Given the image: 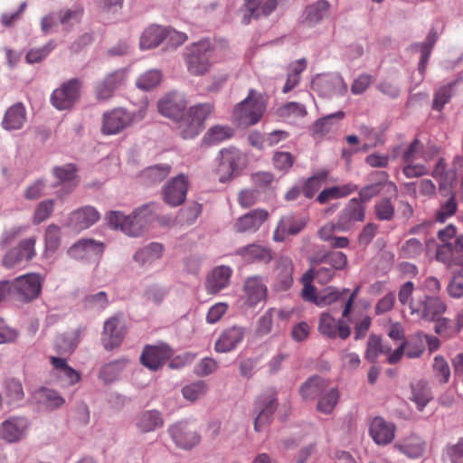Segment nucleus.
<instances>
[{
  "label": "nucleus",
  "instance_id": "obj_33",
  "mask_svg": "<svg viewBox=\"0 0 463 463\" xmlns=\"http://www.w3.org/2000/svg\"><path fill=\"white\" fill-rule=\"evenodd\" d=\"M394 448L411 458H417L423 455L426 442L417 434H411L402 441L395 443Z\"/></svg>",
  "mask_w": 463,
  "mask_h": 463
},
{
  "label": "nucleus",
  "instance_id": "obj_20",
  "mask_svg": "<svg viewBox=\"0 0 463 463\" xmlns=\"http://www.w3.org/2000/svg\"><path fill=\"white\" fill-rule=\"evenodd\" d=\"M294 264L288 256H279L273 269L274 288L278 291L288 290L293 283Z\"/></svg>",
  "mask_w": 463,
  "mask_h": 463
},
{
  "label": "nucleus",
  "instance_id": "obj_18",
  "mask_svg": "<svg viewBox=\"0 0 463 463\" xmlns=\"http://www.w3.org/2000/svg\"><path fill=\"white\" fill-rule=\"evenodd\" d=\"M188 189V178L184 174H180L170 179L163 187L164 201L171 206L182 204L185 198Z\"/></svg>",
  "mask_w": 463,
  "mask_h": 463
},
{
  "label": "nucleus",
  "instance_id": "obj_36",
  "mask_svg": "<svg viewBox=\"0 0 463 463\" xmlns=\"http://www.w3.org/2000/svg\"><path fill=\"white\" fill-rule=\"evenodd\" d=\"M166 28L159 25H150L145 29L140 36V48L148 50L157 47L163 41H165Z\"/></svg>",
  "mask_w": 463,
  "mask_h": 463
},
{
  "label": "nucleus",
  "instance_id": "obj_38",
  "mask_svg": "<svg viewBox=\"0 0 463 463\" xmlns=\"http://www.w3.org/2000/svg\"><path fill=\"white\" fill-rule=\"evenodd\" d=\"M35 401L44 406L48 410H54L62 406L65 402L63 397H61L56 391L42 387L34 392Z\"/></svg>",
  "mask_w": 463,
  "mask_h": 463
},
{
  "label": "nucleus",
  "instance_id": "obj_31",
  "mask_svg": "<svg viewBox=\"0 0 463 463\" xmlns=\"http://www.w3.org/2000/svg\"><path fill=\"white\" fill-rule=\"evenodd\" d=\"M187 102L184 97L175 91L166 93L158 103V112L162 116H178L185 109Z\"/></svg>",
  "mask_w": 463,
  "mask_h": 463
},
{
  "label": "nucleus",
  "instance_id": "obj_61",
  "mask_svg": "<svg viewBox=\"0 0 463 463\" xmlns=\"http://www.w3.org/2000/svg\"><path fill=\"white\" fill-rule=\"evenodd\" d=\"M319 262L330 266V268L334 269L335 271L345 268L347 258L345 254L341 251H332L323 256Z\"/></svg>",
  "mask_w": 463,
  "mask_h": 463
},
{
  "label": "nucleus",
  "instance_id": "obj_52",
  "mask_svg": "<svg viewBox=\"0 0 463 463\" xmlns=\"http://www.w3.org/2000/svg\"><path fill=\"white\" fill-rule=\"evenodd\" d=\"M458 87V84L453 82L449 83L446 86L439 88L434 94L432 108L437 111H440L445 104H447L453 95V90Z\"/></svg>",
  "mask_w": 463,
  "mask_h": 463
},
{
  "label": "nucleus",
  "instance_id": "obj_49",
  "mask_svg": "<svg viewBox=\"0 0 463 463\" xmlns=\"http://www.w3.org/2000/svg\"><path fill=\"white\" fill-rule=\"evenodd\" d=\"M131 124V118H103L102 132L116 135Z\"/></svg>",
  "mask_w": 463,
  "mask_h": 463
},
{
  "label": "nucleus",
  "instance_id": "obj_16",
  "mask_svg": "<svg viewBox=\"0 0 463 463\" xmlns=\"http://www.w3.org/2000/svg\"><path fill=\"white\" fill-rule=\"evenodd\" d=\"M42 278L35 273H29L18 277L13 281L15 293L24 301L36 298L42 290Z\"/></svg>",
  "mask_w": 463,
  "mask_h": 463
},
{
  "label": "nucleus",
  "instance_id": "obj_43",
  "mask_svg": "<svg viewBox=\"0 0 463 463\" xmlns=\"http://www.w3.org/2000/svg\"><path fill=\"white\" fill-rule=\"evenodd\" d=\"M61 228L55 224L47 226L44 233V258H50L56 252L61 245Z\"/></svg>",
  "mask_w": 463,
  "mask_h": 463
},
{
  "label": "nucleus",
  "instance_id": "obj_32",
  "mask_svg": "<svg viewBox=\"0 0 463 463\" xmlns=\"http://www.w3.org/2000/svg\"><path fill=\"white\" fill-rule=\"evenodd\" d=\"M409 400L412 402L419 411H422L428 403L433 399V394L429 383L424 379L411 382L410 384Z\"/></svg>",
  "mask_w": 463,
  "mask_h": 463
},
{
  "label": "nucleus",
  "instance_id": "obj_57",
  "mask_svg": "<svg viewBox=\"0 0 463 463\" xmlns=\"http://www.w3.org/2000/svg\"><path fill=\"white\" fill-rule=\"evenodd\" d=\"M171 171V166L167 164L150 166L144 171V176L149 183L156 184L163 181Z\"/></svg>",
  "mask_w": 463,
  "mask_h": 463
},
{
  "label": "nucleus",
  "instance_id": "obj_6",
  "mask_svg": "<svg viewBox=\"0 0 463 463\" xmlns=\"http://www.w3.org/2000/svg\"><path fill=\"white\" fill-rule=\"evenodd\" d=\"M277 408V393L273 390L267 391L256 399L254 402V412L256 413L254 429L256 431H260L263 427L270 423Z\"/></svg>",
  "mask_w": 463,
  "mask_h": 463
},
{
  "label": "nucleus",
  "instance_id": "obj_24",
  "mask_svg": "<svg viewBox=\"0 0 463 463\" xmlns=\"http://www.w3.org/2000/svg\"><path fill=\"white\" fill-rule=\"evenodd\" d=\"M245 328L240 326H230L219 335L214 344L217 353H229L236 349L245 337Z\"/></svg>",
  "mask_w": 463,
  "mask_h": 463
},
{
  "label": "nucleus",
  "instance_id": "obj_53",
  "mask_svg": "<svg viewBox=\"0 0 463 463\" xmlns=\"http://www.w3.org/2000/svg\"><path fill=\"white\" fill-rule=\"evenodd\" d=\"M313 279L311 275V271H306L302 278L301 283L303 285V288L301 291V297L305 301L313 303L317 306V302L319 297V292H317L316 287L312 284Z\"/></svg>",
  "mask_w": 463,
  "mask_h": 463
},
{
  "label": "nucleus",
  "instance_id": "obj_59",
  "mask_svg": "<svg viewBox=\"0 0 463 463\" xmlns=\"http://www.w3.org/2000/svg\"><path fill=\"white\" fill-rule=\"evenodd\" d=\"M83 304L88 309L97 311L104 310L109 304L107 293L99 291L95 294L88 295L84 298Z\"/></svg>",
  "mask_w": 463,
  "mask_h": 463
},
{
  "label": "nucleus",
  "instance_id": "obj_27",
  "mask_svg": "<svg viewBox=\"0 0 463 463\" xmlns=\"http://www.w3.org/2000/svg\"><path fill=\"white\" fill-rule=\"evenodd\" d=\"M306 220L294 214H288L281 217L274 233L273 240L275 241H283L288 235H296L300 232L306 226Z\"/></svg>",
  "mask_w": 463,
  "mask_h": 463
},
{
  "label": "nucleus",
  "instance_id": "obj_13",
  "mask_svg": "<svg viewBox=\"0 0 463 463\" xmlns=\"http://www.w3.org/2000/svg\"><path fill=\"white\" fill-rule=\"evenodd\" d=\"M268 97L254 89L248 91L247 97L234 109L238 116H263L266 112Z\"/></svg>",
  "mask_w": 463,
  "mask_h": 463
},
{
  "label": "nucleus",
  "instance_id": "obj_42",
  "mask_svg": "<svg viewBox=\"0 0 463 463\" xmlns=\"http://www.w3.org/2000/svg\"><path fill=\"white\" fill-rule=\"evenodd\" d=\"M349 292L348 288L339 289L335 287H326L319 291V297L317 307H325L334 304L341 303L344 305V296Z\"/></svg>",
  "mask_w": 463,
  "mask_h": 463
},
{
  "label": "nucleus",
  "instance_id": "obj_14",
  "mask_svg": "<svg viewBox=\"0 0 463 463\" xmlns=\"http://www.w3.org/2000/svg\"><path fill=\"white\" fill-rule=\"evenodd\" d=\"M365 218V208L357 198L351 199L345 208L340 212L336 222V228L339 232L351 230L354 223L363 222Z\"/></svg>",
  "mask_w": 463,
  "mask_h": 463
},
{
  "label": "nucleus",
  "instance_id": "obj_44",
  "mask_svg": "<svg viewBox=\"0 0 463 463\" xmlns=\"http://www.w3.org/2000/svg\"><path fill=\"white\" fill-rule=\"evenodd\" d=\"M340 398L337 388L328 387V384L318 397L317 411L325 414H330L336 406Z\"/></svg>",
  "mask_w": 463,
  "mask_h": 463
},
{
  "label": "nucleus",
  "instance_id": "obj_10",
  "mask_svg": "<svg viewBox=\"0 0 463 463\" xmlns=\"http://www.w3.org/2000/svg\"><path fill=\"white\" fill-rule=\"evenodd\" d=\"M446 304L437 296H425L417 303H411V314L418 315L420 318L434 321L439 318L446 311Z\"/></svg>",
  "mask_w": 463,
  "mask_h": 463
},
{
  "label": "nucleus",
  "instance_id": "obj_41",
  "mask_svg": "<svg viewBox=\"0 0 463 463\" xmlns=\"http://www.w3.org/2000/svg\"><path fill=\"white\" fill-rule=\"evenodd\" d=\"M330 4L326 0H318L305 9L304 22L308 25L318 24L327 14Z\"/></svg>",
  "mask_w": 463,
  "mask_h": 463
},
{
  "label": "nucleus",
  "instance_id": "obj_12",
  "mask_svg": "<svg viewBox=\"0 0 463 463\" xmlns=\"http://www.w3.org/2000/svg\"><path fill=\"white\" fill-rule=\"evenodd\" d=\"M168 432L176 446L184 449H192L201 440L196 427L187 421H180L170 426Z\"/></svg>",
  "mask_w": 463,
  "mask_h": 463
},
{
  "label": "nucleus",
  "instance_id": "obj_63",
  "mask_svg": "<svg viewBox=\"0 0 463 463\" xmlns=\"http://www.w3.org/2000/svg\"><path fill=\"white\" fill-rule=\"evenodd\" d=\"M432 176L440 179V186L451 184L456 179V173L452 170L446 171V164L443 159H439L432 172Z\"/></svg>",
  "mask_w": 463,
  "mask_h": 463
},
{
  "label": "nucleus",
  "instance_id": "obj_35",
  "mask_svg": "<svg viewBox=\"0 0 463 463\" xmlns=\"http://www.w3.org/2000/svg\"><path fill=\"white\" fill-rule=\"evenodd\" d=\"M164 251L162 244L157 242H151L143 248L137 250L133 259L140 266H150L156 260H159Z\"/></svg>",
  "mask_w": 463,
  "mask_h": 463
},
{
  "label": "nucleus",
  "instance_id": "obj_39",
  "mask_svg": "<svg viewBox=\"0 0 463 463\" xmlns=\"http://www.w3.org/2000/svg\"><path fill=\"white\" fill-rule=\"evenodd\" d=\"M326 385L327 382L325 379L318 376H313L301 385L299 393L303 400L313 401L322 394Z\"/></svg>",
  "mask_w": 463,
  "mask_h": 463
},
{
  "label": "nucleus",
  "instance_id": "obj_11",
  "mask_svg": "<svg viewBox=\"0 0 463 463\" xmlns=\"http://www.w3.org/2000/svg\"><path fill=\"white\" fill-rule=\"evenodd\" d=\"M372 175H375L377 181L363 187L360 190L359 198H357L360 203H366L370 201L373 197L378 195L383 191L392 197H396L398 192L397 186L394 183L388 180L389 175L387 172L377 171L372 174Z\"/></svg>",
  "mask_w": 463,
  "mask_h": 463
},
{
  "label": "nucleus",
  "instance_id": "obj_48",
  "mask_svg": "<svg viewBox=\"0 0 463 463\" xmlns=\"http://www.w3.org/2000/svg\"><path fill=\"white\" fill-rule=\"evenodd\" d=\"M79 342L77 333L61 335L55 340V349L61 354H70L75 350Z\"/></svg>",
  "mask_w": 463,
  "mask_h": 463
},
{
  "label": "nucleus",
  "instance_id": "obj_58",
  "mask_svg": "<svg viewBox=\"0 0 463 463\" xmlns=\"http://www.w3.org/2000/svg\"><path fill=\"white\" fill-rule=\"evenodd\" d=\"M5 392L9 403L21 402L24 397L23 385L16 379H8L5 382Z\"/></svg>",
  "mask_w": 463,
  "mask_h": 463
},
{
  "label": "nucleus",
  "instance_id": "obj_60",
  "mask_svg": "<svg viewBox=\"0 0 463 463\" xmlns=\"http://www.w3.org/2000/svg\"><path fill=\"white\" fill-rule=\"evenodd\" d=\"M433 373L435 378L440 383H447L450 378V368L447 361L441 355L434 358Z\"/></svg>",
  "mask_w": 463,
  "mask_h": 463
},
{
  "label": "nucleus",
  "instance_id": "obj_40",
  "mask_svg": "<svg viewBox=\"0 0 463 463\" xmlns=\"http://www.w3.org/2000/svg\"><path fill=\"white\" fill-rule=\"evenodd\" d=\"M136 424L142 432H149L161 428L164 420L159 411H146L138 416Z\"/></svg>",
  "mask_w": 463,
  "mask_h": 463
},
{
  "label": "nucleus",
  "instance_id": "obj_55",
  "mask_svg": "<svg viewBox=\"0 0 463 463\" xmlns=\"http://www.w3.org/2000/svg\"><path fill=\"white\" fill-rule=\"evenodd\" d=\"M162 79L161 71L158 70H150L141 74L137 80V87L143 90H149L156 87Z\"/></svg>",
  "mask_w": 463,
  "mask_h": 463
},
{
  "label": "nucleus",
  "instance_id": "obj_26",
  "mask_svg": "<svg viewBox=\"0 0 463 463\" xmlns=\"http://www.w3.org/2000/svg\"><path fill=\"white\" fill-rule=\"evenodd\" d=\"M77 167L74 164H66L52 168V175L59 180L61 189L57 191V196L63 198L70 194L77 186Z\"/></svg>",
  "mask_w": 463,
  "mask_h": 463
},
{
  "label": "nucleus",
  "instance_id": "obj_62",
  "mask_svg": "<svg viewBox=\"0 0 463 463\" xmlns=\"http://www.w3.org/2000/svg\"><path fill=\"white\" fill-rule=\"evenodd\" d=\"M403 163L416 162L417 160H427L424 155V146L419 139H414L402 156Z\"/></svg>",
  "mask_w": 463,
  "mask_h": 463
},
{
  "label": "nucleus",
  "instance_id": "obj_47",
  "mask_svg": "<svg viewBox=\"0 0 463 463\" xmlns=\"http://www.w3.org/2000/svg\"><path fill=\"white\" fill-rule=\"evenodd\" d=\"M208 389L207 383L199 380L184 385L182 388V394L185 400L194 402L203 398L208 392Z\"/></svg>",
  "mask_w": 463,
  "mask_h": 463
},
{
  "label": "nucleus",
  "instance_id": "obj_64",
  "mask_svg": "<svg viewBox=\"0 0 463 463\" xmlns=\"http://www.w3.org/2000/svg\"><path fill=\"white\" fill-rule=\"evenodd\" d=\"M382 353L383 343L381 337L376 335H371L367 341V346L364 354L365 359L373 363Z\"/></svg>",
  "mask_w": 463,
  "mask_h": 463
},
{
  "label": "nucleus",
  "instance_id": "obj_50",
  "mask_svg": "<svg viewBox=\"0 0 463 463\" xmlns=\"http://www.w3.org/2000/svg\"><path fill=\"white\" fill-rule=\"evenodd\" d=\"M463 253V234L458 236L453 243H447L445 247H438L437 260L450 266L449 253Z\"/></svg>",
  "mask_w": 463,
  "mask_h": 463
},
{
  "label": "nucleus",
  "instance_id": "obj_45",
  "mask_svg": "<svg viewBox=\"0 0 463 463\" xmlns=\"http://www.w3.org/2000/svg\"><path fill=\"white\" fill-rule=\"evenodd\" d=\"M358 189L357 185L348 183L342 186H332L320 192L317 200L320 203H326L331 199H337L347 196Z\"/></svg>",
  "mask_w": 463,
  "mask_h": 463
},
{
  "label": "nucleus",
  "instance_id": "obj_51",
  "mask_svg": "<svg viewBox=\"0 0 463 463\" xmlns=\"http://www.w3.org/2000/svg\"><path fill=\"white\" fill-rule=\"evenodd\" d=\"M406 355L409 358L420 357L425 350V335L415 334L409 341H405Z\"/></svg>",
  "mask_w": 463,
  "mask_h": 463
},
{
  "label": "nucleus",
  "instance_id": "obj_5",
  "mask_svg": "<svg viewBox=\"0 0 463 463\" xmlns=\"http://www.w3.org/2000/svg\"><path fill=\"white\" fill-rule=\"evenodd\" d=\"M211 43L203 40L191 45L186 58L187 68L194 75H203L208 71L212 58Z\"/></svg>",
  "mask_w": 463,
  "mask_h": 463
},
{
  "label": "nucleus",
  "instance_id": "obj_3",
  "mask_svg": "<svg viewBox=\"0 0 463 463\" xmlns=\"http://www.w3.org/2000/svg\"><path fill=\"white\" fill-rule=\"evenodd\" d=\"M311 87L323 98L343 96L347 92V85L338 73L317 74L313 78Z\"/></svg>",
  "mask_w": 463,
  "mask_h": 463
},
{
  "label": "nucleus",
  "instance_id": "obj_8",
  "mask_svg": "<svg viewBox=\"0 0 463 463\" xmlns=\"http://www.w3.org/2000/svg\"><path fill=\"white\" fill-rule=\"evenodd\" d=\"M36 237L33 236L23 240L20 243L8 250L2 260V264L6 269H14L29 261L35 255Z\"/></svg>",
  "mask_w": 463,
  "mask_h": 463
},
{
  "label": "nucleus",
  "instance_id": "obj_1",
  "mask_svg": "<svg viewBox=\"0 0 463 463\" xmlns=\"http://www.w3.org/2000/svg\"><path fill=\"white\" fill-rule=\"evenodd\" d=\"M154 204H145L126 215L120 211H112L106 216L109 227L120 230L130 237L142 235L152 220Z\"/></svg>",
  "mask_w": 463,
  "mask_h": 463
},
{
  "label": "nucleus",
  "instance_id": "obj_56",
  "mask_svg": "<svg viewBox=\"0 0 463 463\" xmlns=\"http://www.w3.org/2000/svg\"><path fill=\"white\" fill-rule=\"evenodd\" d=\"M374 213L380 221H392L395 214L394 205L389 198H383L375 203Z\"/></svg>",
  "mask_w": 463,
  "mask_h": 463
},
{
  "label": "nucleus",
  "instance_id": "obj_17",
  "mask_svg": "<svg viewBox=\"0 0 463 463\" xmlns=\"http://www.w3.org/2000/svg\"><path fill=\"white\" fill-rule=\"evenodd\" d=\"M104 248L105 245L101 241L93 239H80L67 250V255L77 260L100 258Z\"/></svg>",
  "mask_w": 463,
  "mask_h": 463
},
{
  "label": "nucleus",
  "instance_id": "obj_23",
  "mask_svg": "<svg viewBox=\"0 0 463 463\" xmlns=\"http://www.w3.org/2000/svg\"><path fill=\"white\" fill-rule=\"evenodd\" d=\"M172 354L166 345H146L140 356L141 364L151 371H157Z\"/></svg>",
  "mask_w": 463,
  "mask_h": 463
},
{
  "label": "nucleus",
  "instance_id": "obj_46",
  "mask_svg": "<svg viewBox=\"0 0 463 463\" xmlns=\"http://www.w3.org/2000/svg\"><path fill=\"white\" fill-rule=\"evenodd\" d=\"M328 175V170L321 169L318 170L312 176L307 178L302 187V192L307 198H312L315 194L319 190L322 184L326 180Z\"/></svg>",
  "mask_w": 463,
  "mask_h": 463
},
{
  "label": "nucleus",
  "instance_id": "obj_2",
  "mask_svg": "<svg viewBox=\"0 0 463 463\" xmlns=\"http://www.w3.org/2000/svg\"><path fill=\"white\" fill-rule=\"evenodd\" d=\"M219 158L218 171L222 183L239 176L248 165L247 156L234 146L220 150Z\"/></svg>",
  "mask_w": 463,
  "mask_h": 463
},
{
  "label": "nucleus",
  "instance_id": "obj_7",
  "mask_svg": "<svg viewBox=\"0 0 463 463\" xmlns=\"http://www.w3.org/2000/svg\"><path fill=\"white\" fill-rule=\"evenodd\" d=\"M127 333V328L122 315L116 314L107 320L103 325L101 333V343L106 350H113L118 347Z\"/></svg>",
  "mask_w": 463,
  "mask_h": 463
},
{
  "label": "nucleus",
  "instance_id": "obj_9",
  "mask_svg": "<svg viewBox=\"0 0 463 463\" xmlns=\"http://www.w3.org/2000/svg\"><path fill=\"white\" fill-rule=\"evenodd\" d=\"M345 320L348 321L343 317L336 320L329 312H322L318 319L317 330L323 336L329 339L339 337L345 340L351 334V328Z\"/></svg>",
  "mask_w": 463,
  "mask_h": 463
},
{
  "label": "nucleus",
  "instance_id": "obj_4",
  "mask_svg": "<svg viewBox=\"0 0 463 463\" xmlns=\"http://www.w3.org/2000/svg\"><path fill=\"white\" fill-rule=\"evenodd\" d=\"M81 87L82 82L77 78L63 82L52 93V105L59 110L71 109L80 98Z\"/></svg>",
  "mask_w": 463,
  "mask_h": 463
},
{
  "label": "nucleus",
  "instance_id": "obj_19",
  "mask_svg": "<svg viewBox=\"0 0 463 463\" xmlns=\"http://www.w3.org/2000/svg\"><path fill=\"white\" fill-rule=\"evenodd\" d=\"M30 422L25 417L13 416L1 424V436L8 443H15L24 439L29 430Z\"/></svg>",
  "mask_w": 463,
  "mask_h": 463
},
{
  "label": "nucleus",
  "instance_id": "obj_29",
  "mask_svg": "<svg viewBox=\"0 0 463 463\" xmlns=\"http://www.w3.org/2000/svg\"><path fill=\"white\" fill-rule=\"evenodd\" d=\"M268 218V212L256 209L237 219L234 230L237 232H255Z\"/></svg>",
  "mask_w": 463,
  "mask_h": 463
},
{
  "label": "nucleus",
  "instance_id": "obj_25",
  "mask_svg": "<svg viewBox=\"0 0 463 463\" xmlns=\"http://www.w3.org/2000/svg\"><path fill=\"white\" fill-rule=\"evenodd\" d=\"M100 218L98 210L90 205L80 207L71 213L68 225L74 231L81 232L95 224Z\"/></svg>",
  "mask_w": 463,
  "mask_h": 463
},
{
  "label": "nucleus",
  "instance_id": "obj_54",
  "mask_svg": "<svg viewBox=\"0 0 463 463\" xmlns=\"http://www.w3.org/2000/svg\"><path fill=\"white\" fill-rule=\"evenodd\" d=\"M423 250V244L420 240L411 238L401 246L400 256L404 259H416L422 254Z\"/></svg>",
  "mask_w": 463,
  "mask_h": 463
},
{
  "label": "nucleus",
  "instance_id": "obj_28",
  "mask_svg": "<svg viewBox=\"0 0 463 463\" xmlns=\"http://www.w3.org/2000/svg\"><path fill=\"white\" fill-rule=\"evenodd\" d=\"M395 431L396 426L382 417L373 418L370 425V435L378 445L390 444L395 437Z\"/></svg>",
  "mask_w": 463,
  "mask_h": 463
},
{
  "label": "nucleus",
  "instance_id": "obj_37",
  "mask_svg": "<svg viewBox=\"0 0 463 463\" xmlns=\"http://www.w3.org/2000/svg\"><path fill=\"white\" fill-rule=\"evenodd\" d=\"M129 363L130 361L126 357L111 361L100 368L99 378L105 383L117 381Z\"/></svg>",
  "mask_w": 463,
  "mask_h": 463
},
{
  "label": "nucleus",
  "instance_id": "obj_34",
  "mask_svg": "<svg viewBox=\"0 0 463 463\" xmlns=\"http://www.w3.org/2000/svg\"><path fill=\"white\" fill-rule=\"evenodd\" d=\"M184 138H194L203 129V118H171Z\"/></svg>",
  "mask_w": 463,
  "mask_h": 463
},
{
  "label": "nucleus",
  "instance_id": "obj_30",
  "mask_svg": "<svg viewBox=\"0 0 463 463\" xmlns=\"http://www.w3.org/2000/svg\"><path fill=\"white\" fill-rule=\"evenodd\" d=\"M246 302L255 306L264 300L267 296V287L261 276L255 275L246 279L243 285Z\"/></svg>",
  "mask_w": 463,
  "mask_h": 463
},
{
  "label": "nucleus",
  "instance_id": "obj_22",
  "mask_svg": "<svg viewBox=\"0 0 463 463\" xmlns=\"http://www.w3.org/2000/svg\"><path fill=\"white\" fill-rule=\"evenodd\" d=\"M233 270L230 266L220 265L213 268L207 275L205 289L209 294H218L231 284Z\"/></svg>",
  "mask_w": 463,
  "mask_h": 463
},
{
  "label": "nucleus",
  "instance_id": "obj_15",
  "mask_svg": "<svg viewBox=\"0 0 463 463\" xmlns=\"http://www.w3.org/2000/svg\"><path fill=\"white\" fill-rule=\"evenodd\" d=\"M235 255L240 257L245 264H269L273 259V251L270 248L260 244L250 243L238 248Z\"/></svg>",
  "mask_w": 463,
  "mask_h": 463
},
{
  "label": "nucleus",
  "instance_id": "obj_21",
  "mask_svg": "<svg viewBox=\"0 0 463 463\" xmlns=\"http://www.w3.org/2000/svg\"><path fill=\"white\" fill-rule=\"evenodd\" d=\"M126 79L127 71L124 69H119L107 74L104 80L95 87L96 99L100 101L110 99L115 90L125 83Z\"/></svg>",
  "mask_w": 463,
  "mask_h": 463
}]
</instances>
